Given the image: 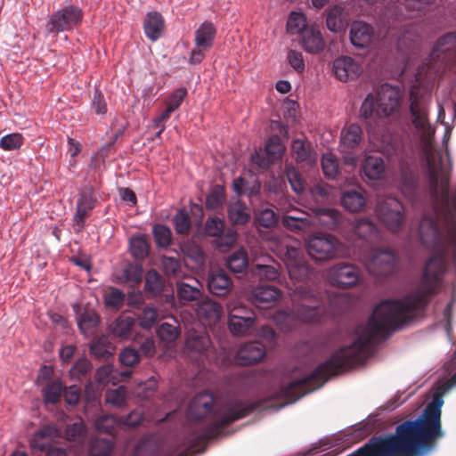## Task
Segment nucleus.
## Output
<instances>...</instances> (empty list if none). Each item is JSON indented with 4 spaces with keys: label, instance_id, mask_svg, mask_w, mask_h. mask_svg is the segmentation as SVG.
<instances>
[{
    "label": "nucleus",
    "instance_id": "f257e3e1",
    "mask_svg": "<svg viewBox=\"0 0 456 456\" xmlns=\"http://www.w3.org/2000/svg\"><path fill=\"white\" fill-rule=\"evenodd\" d=\"M433 213L424 210L419 220L418 235L428 248L440 251L425 264L419 281L403 297L385 299L378 304L359 338L348 346L335 352L310 374L291 381L273 396L279 405L295 403L321 387L330 377L363 362L372 353L374 344L388 338L392 331L423 318L431 300L439 293L444 269V244L456 246V225L451 224L444 238L436 206Z\"/></svg>",
    "mask_w": 456,
    "mask_h": 456
},
{
    "label": "nucleus",
    "instance_id": "f03ea898",
    "mask_svg": "<svg viewBox=\"0 0 456 456\" xmlns=\"http://www.w3.org/2000/svg\"><path fill=\"white\" fill-rule=\"evenodd\" d=\"M410 121L399 122L380 136L379 150L398 169L399 191L411 203L419 190V166L428 168V193L433 201L439 198L438 175L432 167L433 138L426 99L413 91L410 94Z\"/></svg>",
    "mask_w": 456,
    "mask_h": 456
},
{
    "label": "nucleus",
    "instance_id": "7ed1b4c3",
    "mask_svg": "<svg viewBox=\"0 0 456 456\" xmlns=\"http://www.w3.org/2000/svg\"><path fill=\"white\" fill-rule=\"evenodd\" d=\"M443 403L441 396L436 394L419 418L399 424L394 434L373 436L354 456H413L421 449L431 448L444 436Z\"/></svg>",
    "mask_w": 456,
    "mask_h": 456
},
{
    "label": "nucleus",
    "instance_id": "20e7f679",
    "mask_svg": "<svg viewBox=\"0 0 456 456\" xmlns=\"http://www.w3.org/2000/svg\"><path fill=\"white\" fill-rule=\"evenodd\" d=\"M320 297L306 285L296 287L293 301H301L292 311L279 310L273 314V322L281 330L288 332L293 330L297 322L320 323L324 321V309L319 305H307L306 302L318 303Z\"/></svg>",
    "mask_w": 456,
    "mask_h": 456
},
{
    "label": "nucleus",
    "instance_id": "39448f33",
    "mask_svg": "<svg viewBox=\"0 0 456 456\" xmlns=\"http://www.w3.org/2000/svg\"><path fill=\"white\" fill-rule=\"evenodd\" d=\"M263 403L262 401L247 403L240 399L228 400L216 412V419L207 425L200 434L191 438L192 445L217 437L223 428L263 407Z\"/></svg>",
    "mask_w": 456,
    "mask_h": 456
},
{
    "label": "nucleus",
    "instance_id": "423d86ee",
    "mask_svg": "<svg viewBox=\"0 0 456 456\" xmlns=\"http://www.w3.org/2000/svg\"><path fill=\"white\" fill-rule=\"evenodd\" d=\"M456 64V32L441 37L434 45L428 61L419 69V76L435 79Z\"/></svg>",
    "mask_w": 456,
    "mask_h": 456
},
{
    "label": "nucleus",
    "instance_id": "0eeeda50",
    "mask_svg": "<svg viewBox=\"0 0 456 456\" xmlns=\"http://www.w3.org/2000/svg\"><path fill=\"white\" fill-rule=\"evenodd\" d=\"M376 214L380 222L393 233L402 231L405 223V209L403 203L395 197H387L379 201Z\"/></svg>",
    "mask_w": 456,
    "mask_h": 456
},
{
    "label": "nucleus",
    "instance_id": "6e6552de",
    "mask_svg": "<svg viewBox=\"0 0 456 456\" xmlns=\"http://www.w3.org/2000/svg\"><path fill=\"white\" fill-rule=\"evenodd\" d=\"M84 17L80 7L69 4L52 13L45 24L48 34L70 31L78 26Z\"/></svg>",
    "mask_w": 456,
    "mask_h": 456
},
{
    "label": "nucleus",
    "instance_id": "1a4fd4ad",
    "mask_svg": "<svg viewBox=\"0 0 456 456\" xmlns=\"http://www.w3.org/2000/svg\"><path fill=\"white\" fill-rule=\"evenodd\" d=\"M396 263L397 257L394 251L374 248L370 250L365 261V266L371 275L387 277L395 272Z\"/></svg>",
    "mask_w": 456,
    "mask_h": 456
},
{
    "label": "nucleus",
    "instance_id": "9d476101",
    "mask_svg": "<svg viewBox=\"0 0 456 456\" xmlns=\"http://www.w3.org/2000/svg\"><path fill=\"white\" fill-rule=\"evenodd\" d=\"M229 311L228 328L234 336H246L250 334V330L256 324L254 313L249 315H240L236 312H246V307L238 301L231 302L227 305Z\"/></svg>",
    "mask_w": 456,
    "mask_h": 456
},
{
    "label": "nucleus",
    "instance_id": "9b49d317",
    "mask_svg": "<svg viewBox=\"0 0 456 456\" xmlns=\"http://www.w3.org/2000/svg\"><path fill=\"white\" fill-rule=\"evenodd\" d=\"M284 146L278 135L269 137L264 148H259L251 156L253 164L260 168L267 169L276 160L280 159L283 154Z\"/></svg>",
    "mask_w": 456,
    "mask_h": 456
},
{
    "label": "nucleus",
    "instance_id": "f8f14e48",
    "mask_svg": "<svg viewBox=\"0 0 456 456\" xmlns=\"http://www.w3.org/2000/svg\"><path fill=\"white\" fill-rule=\"evenodd\" d=\"M359 277V270L351 264L339 263L326 271V278L329 282L340 288L355 285Z\"/></svg>",
    "mask_w": 456,
    "mask_h": 456
},
{
    "label": "nucleus",
    "instance_id": "ddd939ff",
    "mask_svg": "<svg viewBox=\"0 0 456 456\" xmlns=\"http://www.w3.org/2000/svg\"><path fill=\"white\" fill-rule=\"evenodd\" d=\"M336 241L331 235L312 238L307 244V252L317 261L331 258L336 255Z\"/></svg>",
    "mask_w": 456,
    "mask_h": 456
},
{
    "label": "nucleus",
    "instance_id": "4468645a",
    "mask_svg": "<svg viewBox=\"0 0 456 456\" xmlns=\"http://www.w3.org/2000/svg\"><path fill=\"white\" fill-rule=\"evenodd\" d=\"M350 41L357 48H369L377 41L374 28L362 20H354L350 28Z\"/></svg>",
    "mask_w": 456,
    "mask_h": 456
},
{
    "label": "nucleus",
    "instance_id": "2eb2a0df",
    "mask_svg": "<svg viewBox=\"0 0 456 456\" xmlns=\"http://www.w3.org/2000/svg\"><path fill=\"white\" fill-rule=\"evenodd\" d=\"M335 77L341 82L356 79L362 73V67L354 59L349 56L336 58L332 63Z\"/></svg>",
    "mask_w": 456,
    "mask_h": 456
},
{
    "label": "nucleus",
    "instance_id": "dca6fc26",
    "mask_svg": "<svg viewBox=\"0 0 456 456\" xmlns=\"http://www.w3.org/2000/svg\"><path fill=\"white\" fill-rule=\"evenodd\" d=\"M211 340L205 331L190 330L187 332L185 347L192 357L193 354L198 358L206 356L208 358V353L211 349Z\"/></svg>",
    "mask_w": 456,
    "mask_h": 456
},
{
    "label": "nucleus",
    "instance_id": "f3484780",
    "mask_svg": "<svg viewBox=\"0 0 456 456\" xmlns=\"http://www.w3.org/2000/svg\"><path fill=\"white\" fill-rule=\"evenodd\" d=\"M400 94L399 91L391 86L385 84L378 93L377 107L378 113L389 117L399 107Z\"/></svg>",
    "mask_w": 456,
    "mask_h": 456
},
{
    "label": "nucleus",
    "instance_id": "a211bd4d",
    "mask_svg": "<svg viewBox=\"0 0 456 456\" xmlns=\"http://www.w3.org/2000/svg\"><path fill=\"white\" fill-rule=\"evenodd\" d=\"M215 398L208 392L196 395L188 406V416L191 419L200 420L211 415L214 411Z\"/></svg>",
    "mask_w": 456,
    "mask_h": 456
},
{
    "label": "nucleus",
    "instance_id": "6ab92c4d",
    "mask_svg": "<svg viewBox=\"0 0 456 456\" xmlns=\"http://www.w3.org/2000/svg\"><path fill=\"white\" fill-rule=\"evenodd\" d=\"M265 356V347L257 341L244 343L240 346L235 355V362L241 366L257 363Z\"/></svg>",
    "mask_w": 456,
    "mask_h": 456
},
{
    "label": "nucleus",
    "instance_id": "aec40b11",
    "mask_svg": "<svg viewBox=\"0 0 456 456\" xmlns=\"http://www.w3.org/2000/svg\"><path fill=\"white\" fill-rule=\"evenodd\" d=\"M224 232V222L219 217H209L206 220L205 223V232L207 235L211 237H218L217 246L219 248L226 247L229 248L232 246L236 240L237 234L235 232L229 231L224 236L222 233Z\"/></svg>",
    "mask_w": 456,
    "mask_h": 456
},
{
    "label": "nucleus",
    "instance_id": "412c9836",
    "mask_svg": "<svg viewBox=\"0 0 456 456\" xmlns=\"http://www.w3.org/2000/svg\"><path fill=\"white\" fill-rule=\"evenodd\" d=\"M94 206L95 198L91 189L84 191L79 194L76 213L73 217L74 224L77 227V232L84 228L86 220L91 215Z\"/></svg>",
    "mask_w": 456,
    "mask_h": 456
},
{
    "label": "nucleus",
    "instance_id": "4be33fe9",
    "mask_svg": "<svg viewBox=\"0 0 456 456\" xmlns=\"http://www.w3.org/2000/svg\"><path fill=\"white\" fill-rule=\"evenodd\" d=\"M300 44L303 49L311 54L322 53L326 46L322 32L314 25H310L302 31Z\"/></svg>",
    "mask_w": 456,
    "mask_h": 456
},
{
    "label": "nucleus",
    "instance_id": "5701e85b",
    "mask_svg": "<svg viewBox=\"0 0 456 456\" xmlns=\"http://www.w3.org/2000/svg\"><path fill=\"white\" fill-rule=\"evenodd\" d=\"M281 296V290L274 286L258 285L251 289L249 299L256 306L267 308L271 304L275 303Z\"/></svg>",
    "mask_w": 456,
    "mask_h": 456
},
{
    "label": "nucleus",
    "instance_id": "b1692460",
    "mask_svg": "<svg viewBox=\"0 0 456 456\" xmlns=\"http://www.w3.org/2000/svg\"><path fill=\"white\" fill-rule=\"evenodd\" d=\"M354 233L362 240L371 244L381 240V232L378 226L366 218L358 219L353 226Z\"/></svg>",
    "mask_w": 456,
    "mask_h": 456
},
{
    "label": "nucleus",
    "instance_id": "393cba45",
    "mask_svg": "<svg viewBox=\"0 0 456 456\" xmlns=\"http://www.w3.org/2000/svg\"><path fill=\"white\" fill-rule=\"evenodd\" d=\"M142 272L140 265L129 262L115 274L114 281L118 284L126 283L134 288L141 283Z\"/></svg>",
    "mask_w": 456,
    "mask_h": 456
},
{
    "label": "nucleus",
    "instance_id": "a878e982",
    "mask_svg": "<svg viewBox=\"0 0 456 456\" xmlns=\"http://www.w3.org/2000/svg\"><path fill=\"white\" fill-rule=\"evenodd\" d=\"M165 29V20L158 12H150L143 20V30L146 37L152 42L157 41Z\"/></svg>",
    "mask_w": 456,
    "mask_h": 456
},
{
    "label": "nucleus",
    "instance_id": "bb28decb",
    "mask_svg": "<svg viewBox=\"0 0 456 456\" xmlns=\"http://www.w3.org/2000/svg\"><path fill=\"white\" fill-rule=\"evenodd\" d=\"M232 281L224 270L212 271L208 279V290L216 296H225L232 288Z\"/></svg>",
    "mask_w": 456,
    "mask_h": 456
},
{
    "label": "nucleus",
    "instance_id": "cd10ccee",
    "mask_svg": "<svg viewBox=\"0 0 456 456\" xmlns=\"http://www.w3.org/2000/svg\"><path fill=\"white\" fill-rule=\"evenodd\" d=\"M348 24L347 14L344 7L333 5L326 10V26L331 32H341Z\"/></svg>",
    "mask_w": 456,
    "mask_h": 456
},
{
    "label": "nucleus",
    "instance_id": "c85d7f7f",
    "mask_svg": "<svg viewBox=\"0 0 456 456\" xmlns=\"http://www.w3.org/2000/svg\"><path fill=\"white\" fill-rule=\"evenodd\" d=\"M339 211L334 208H319L315 212L314 216H311V219L314 220V226H321L328 230H335L339 223L340 219Z\"/></svg>",
    "mask_w": 456,
    "mask_h": 456
},
{
    "label": "nucleus",
    "instance_id": "c756f323",
    "mask_svg": "<svg viewBox=\"0 0 456 456\" xmlns=\"http://www.w3.org/2000/svg\"><path fill=\"white\" fill-rule=\"evenodd\" d=\"M223 308L221 305L213 300H204L197 307V315L205 321L208 325L216 323L221 317Z\"/></svg>",
    "mask_w": 456,
    "mask_h": 456
},
{
    "label": "nucleus",
    "instance_id": "7c9ffc66",
    "mask_svg": "<svg viewBox=\"0 0 456 456\" xmlns=\"http://www.w3.org/2000/svg\"><path fill=\"white\" fill-rule=\"evenodd\" d=\"M216 29L211 21H204L195 31L196 46L209 50L214 44Z\"/></svg>",
    "mask_w": 456,
    "mask_h": 456
},
{
    "label": "nucleus",
    "instance_id": "2f4dec72",
    "mask_svg": "<svg viewBox=\"0 0 456 456\" xmlns=\"http://www.w3.org/2000/svg\"><path fill=\"white\" fill-rule=\"evenodd\" d=\"M300 216H292L286 215L282 218V224L291 231H307L314 224V220L311 219V216L305 212H299Z\"/></svg>",
    "mask_w": 456,
    "mask_h": 456
},
{
    "label": "nucleus",
    "instance_id": "473e14b6",
    "mask_svg": "<svg viewBox=\"0 0 456 456\" xmlns=\"http://www.w3.org/2000/svg\"><path fill=\"white\" fill-rule=\"evenodd\" d=\"M270 264H256L252 267V273L260 280L275 281L280 276L279 264L273 258L268 257Z\"/></svg>",
    "mask_w": 456,
    "mask_h": 456
},
{
    "label": "nucleus",
    "instance_id": "72a5a7b5",
    "mask_svg": "<svg viewBox=\"0 0 456 456\" xmlns=\"http://www.w3.org/2000/svg\"><path fill=\"white\" fill-rule=\"evenodd\" d=\"M292 152L297 162L313 166L317 161L316 153L312 152L309 146L302 140L297 139L293 141Z\"/></svg>",
    "mask_w": 456,
    "mask_h": 456
},
{
    "label": "nucleus",
    "instance_id": "f704fd0d",
    "mask_svg": "<svg viewBox=\"0 0 456 456\" xmlns=\"http://www.w3.org/2000/svg\"><path fill=\"white\" fill-rule=\"evenodd\" d=\"M362 170L364 175L370 180L381 178L385 171L383 159L377 156H368L363 162Z\"/></svg>",
    "mask_w": 456,
    "mask_h": 456
},
{
    "label": "nucleus",
    "instance_id": "c9c22d12",
    "mask_svg": "<svg viewBox=\"0 0 456 456\" xmlns=\"http://www.w3.org/2000/svg\"><path fill=\"white\" fill-rule=\"evenodd\" d=\"M99 322L100 317L93 310H85L77 319L78 327L86 336L93 335Z\"/></svg>",
    "mask_w": 456,
    "mask_h": 456
},
{
    "label": "nucleus",
    "instance_id": "e433bc0d",
    "mask_svg": "<svg viewBox=\"0 0 456 456\" xmlns=\"http://www.w3.org/2000/svg\"><path fill=\"white\" fill-rule=\"evenodd\" d=\"M362 131L359 125L350 124L341 132V143L348 148H355L362 140Z\"/></svg>",
    "mask_w": 456,
    "mask_h": 456
},
{
    "label": "nucleus",
    "instance_id": "4c0bfd02",
    "mask_svg": "<svg viewBox=\"0 0 456 456\" xmlns=\"http://www.w3.org/2000/svg\"><path fill=\"white\" fill-rule=\"evenodd\" d=\"M341 204L350 212H358L364 207L365 198L357 191H347L341 197Z\"/></svg>",
    "mask_w": 456,
    "mask_h": 456
},
{
    "label": "nucleus",
    "instance_id": "58836bf2",
    "mask_svg": "<svg viewBox=\"0 0 456 456\" xmlns=\"http://www.w3.org/2000/svg\"><path fill=\"white\" fill-rule=\"evenodd\" d=\"M228 217L232 224H245L248 222L250 216L247 206L237 200L229 205Z\"/></svg>",
    "mask_w": 456,
    "mask_h": 456
},
{
    "label": "nucleus",
    "instance_id": "ea45409f",
    "mask_svg": "<svg viewBox=\"0 0 456 456\" xmlns=\"http://www.w3.org/2000/svg\"><path fill=\"white\" fill-rule=\"evenodd\" d=\"M134 323L133 317L121 315L112 324V333L119 338H129L132 337V328Z\"/></svg>",
    "mask_w": 456,
    "mask_h": 456
},
{
    "label": "nucleus",
    "instance_id": "a19ab883",
    "mask_svg": "<svg viewBox=\"0 0 456 456\" xmlns=\"http://www.w3.org/2000/svg\"><path fill=\"white\" fill-rule=\"evenodd\" d=\"M227 267L233 273H242L248 265V254L244 249H239L226 258Z\"/></svg>",
    "mask_w": 456,
    "mask_h": 456
},
{
    "label": "nucleus",
    "instance_id": "79ce46f5",
    "mask_svg": "<svg viewBox=\"0 0 456 456\" xmlns=\"http://www.w3.org/2000/svg\"><path fill=\"white\" fill-rule=\"evenodd\" d=\"M95 428L106 434H111L114 429L121 426V418L110 414L102 415L95 420Z\"/></svg>",
    "mask_w": 456,
    "mask_h": 456
},
{
    "label": "nucleus",
    "instance_id": "37998d69",
    "mask_svg": "<svg viewBox=\"0 0 456 456\" xmlns=\"http://www.w3.org/2000/svg\"><path fill=\"white\" fill-rule=\"evenodd\" d=\"M63 385L61 380L48 383L43 389V397L47 403H56L62 395Z\"/></svg>",
    "mask_w": 456,
    "mask_h": 456
},
{
    "label": "nucleus",
    "instance_id": "c03bdc74",
    "mask_svg": "<svg viewBox=\"0 0 456 456\" xmlns=\"http://www.w3.org/2000/svg\"><path fill=\"white\" fill-rule=\"evenodd\" d=\"M288 254L294 257V260L288 265V271L290 278L297 279V273H299L302 277L306 276L308 273L307 267L298 259L300 251L293 248L288 250Z\"/></svg>",
    "mask_w": 456,
    "mask_h": 456
},
{
    "label": "nucleus",
    "instance_id": "a18cd8bd",
    "mask_svg": "<svg viewBox=\"0 0 456 456\" xmlns=\"http://www.w3.org/2000/svg\"><path fill=\"white\" fill-rule=\"evenodd\" d=\"M113 449V442L106 438H93L90 442L91 456H109Z\"/></svg>",
    "mask_w": 456,
    "mask_h": 456
},
{
    "label": "nucleus",
    "instance_id": "49530a36",
    "mask_svg": "<svg viewBox=\"0 0 456 456\" xmlns=\"http://www.w3.org/2000/svg\"><path fill=\"white\" fill-rule=\"evenodd\" d=\"M306 17L304 13L292 12L287 21V30L290 34H302V31L308 28Z\"/></svg>",
    "mask_w": 456,
    "mask_h": 456
},
{
    "label": "nucleus",
    "instance_id": "de8ad7c7",
    "mask_svg": "<svg viewBox=\"0 0 456 456\" xmlns=\"http://www.w3.org/2000/svg\"><path fill=\"white\" fill-rule=\"evenodd\" d=\"M164 281L159 273L155 270H150L145 278V290L154 296L162 292Z\"/></svg>",
    "mask_w": 456,
    "mask_h": 456
},
{
    "label": "nucleus",
    "instance_id": "09e8293b",
    "mask_svg": "<svg viewBox=\"0 0 456 456\" xmlns=\"http://www.w3.org/2000/svg\"><path fill=\"white\" fill-rule=\"evenodd\" d=\"M225 199L224 187L215 185L206 198V208L210 210H216L222 207Z\"/></svg>",
    "mask_w": 456,
    "mask_h": 456
},
{
    "label": "nucleus",
    "instance_id": "8fccbe9b",
    "mask_svg": "<svg viewBox=\"0 0 456 456\" xmlns=\"http://www.w3.org/2000/svg\"><path fill=\"white\" fill-rule=\"evenodd\" d=\"M153 237L158 247L167 248L171 244V230L164 224H155L152 229Z\"/></svg>",
    "mask_w": 456,
    "mask_h": 456
},
{
    "label": "nucleus",
    "instance_id": "3c124183",
    "mask_svg": "<svg viewBox=\"0 0 456 456\" xmlns=\"http://www.w3.org/2000/svg\"><path fill=\"white\" fill-rule=\"evenodd\" d=\"M131 255L137 259H143L148 256L149 246L142 236H134L130 240Z\"/></svg>",
    "mask_w": 456,
    "mask_h": 456
},
{
    "label": "nucleus",
    "instance_id": "603ef678",
    "mask_svg": "<svg viewBox=\"0 0 456 456\" xmlns=\"http://www.w3.org/2000/svg\"><path fill=\"white\" fill-rule=\"evenodd\" d=\"M177 296L181 300L183 301H195L198 300L200 296V290L195 286L190 285L185 282H177Z\"/></svg>",
    "mask_w": 456,
    "mask_h": 456
},
{
    "label": "nucleus",
    "instance_id": "864d4df0",
    "mask_svg": "<svg viewBox=\"0 0 456 456\" xmlns=\"http://www.w3.org/2000/svg\"><path fill=\"white\" fill-rule=\"evenodd\" d=\"M127 399V390L125 387L120 386L116 389H110L105 393V401L107 403L117 407L123 406Z\"/></svg>",
    "mask_w": 456,
    "mask_h": 456
},
{
    "label": "nucleus",
    "instance_id": "5fc2aeb1",
    "mask_svg": "<svg viewBox=\"0 0 456 456\" xmlns=\"http://www.w3.org/2000/svg\"><path fill=\"white\" fill-rule=\"evenodd\" d=\"M174 225L176 233L181 235L188 234L191 226V217L185 209H180L174 217Z\"/></svg>",
    "mask_w": 456,
    "mask_h": 456
},
{
    "label": "nucleus",
    "instance_id": "6e6d98bb",
    "mask_svg": "<svg viewBox=\"0 0 456 456\" xmlns=\"http://www.w3.org/2000/svg\"><path fill=\"white\" fill-rule=\"evenodd\" d=\"M23 143L24 137L20 133L9 134L0 139V148L7 151L19 150Z\"/></svg>",
    "mask_w": 456,
    "mask_h": 456
},
{
    "label": "nucleus",
    "instance_id": "4d7b16f0",
    "mask_svg": "<svg viewBox=\"0 0 456 456\" xmlns=\"http://www.w3.org/2000/svg\"><path fill=\"white\" fill-rule=\"evenodd\" d=\"M322 168L327 178H335L338 173V162L332 153H325L322 158Z\"/></svg>",
    "mask_w": 456,
    "mask_h": 456
},
{
    "label": "nucleus",
    "instance_id": "13d9d810",
    "mask_svg": "<svg viewBox=\"0 0 456 456\" xmlns=\"http://www.w3.org/2000/svg\"><path fill=\"white\" fill-rule=\"evenodd\" d=\"M91 369L92 364L87 359H78L70 369L69 376L72 379L81 380L86 377Z\"/></svg>",
    "mask_w": 456,
    "mask_h": 456
},
{
    "label": "nucleus",
    "instance_id": "bf43d9fd",
    "mask_svg": "<svg viewBox=\"0 0 456 456\" xmlns=\"http://www.w3.org/2000/svg\"><path fill=\"white\" fill-rule=\"evenodd\" d=\"M125 301V294L117 288H110L104 295V303L107 306L119 309Z\"/></svg>",
    "mask_w": 456,
    "mask_h": 456
},
{
    "label": "nucleus",
    "instance_id": "052dcab7",
    "mask_svg": "<svg viewBox=\"0 0 456 456\" xmlns=\"http://www.w3.org/2000/svg\"><path fill=\"white\" fill-rule=\"evenodd\" d=\"M157 335L160 340L171 343L178 338L179 330L177 327L164 322L157 329Z\"/></svg>",
    "mask_w": 456,
    "mask_h": 456
},
{
    "label": "nucleus",
    "instance_id": "680f3d73",
    "mask_svg": "<svg viewBox=\"0 0 456 456\" xmlns=\"http://www.w3.org/2000/svg\"><path fill=\"white\" fill-rule=\"evenodd\" d=\"M158 316V312L154 307H144L139 315L140 326L146 330L151 329L156 324Z\"/></svg>",
    "mask_w": 456,
    "mask_h": 456
},
{
    "label": "nucleus",
    "instance_id": "e2e57ef3",
    "mask_svg": "<svg viewBox=\"0 0 456 456\" xmlns=\"http://www.w3.org/2000/svg\"><path fill=\"white\" fill-rule=\"evenodd\" d=\"M287 61L289 66L298 74L305 69V63L303 53L297 50H289L287 53Z\"/></svg>",
    "mask_w": 456,
    "mask_h": 456
},
{
    "label": "nucleus",
    "instance_id": "0e129e2a",
    "mask_svg": "<svg viewBox=\"0 0 456 456\" xmlns=\"http://www.w3.org/2000/svg\"><path fill=\"white\" fill-rule=\"evenodd\" d=\"M117 371L114 370L111 365H104L100 367L95 374V379L102 385H107L109 383L115 384L116 381Z\"/></svg>",
    "mask_w": 456,
    "mask_h": 456
},
{
    "label": "nucleus",
    "instance_id": "69168bd1",
    "mask_svg": "<svg viewBox=\"0 0 456 456\" xmlns=\"http://www.w3.org/2000/svg\"><path fill=\"white\" fill-rule=\"evenodd\" d=\"M186 95L187 90L184 87L176 89L167 99L166 109L170 110L171 112L175 111L180 107Z\"/></svg>",
    "mask_w": 456,
    "mask_h": 456
},
{
    "label": "nucleus",
    "instance_id": "338daca9",
    "mask_svg": "<svg viewBox=\"0 0 456 456\" xmlns=\"http://www.w3.org/2000/svg\"><path fill=\"white\" fill-rule=\"evenodd\" d=\"M256 223L263 227L270 228L277 223V216L271 208H265L256 215Z\"/></svg>",
    "mask_w": 456,
    "mask_h": 456
},
{
    "label": "nucleus",
    "instance_id": "774afa93",
    "mask_svg": "<svg viewBox=\"0 0 456 456\" xmlns=\"http://www.w3.org/2000/svg\"><path fill=\"white\" fill-rule=\"evenodd\" d=\"M416 36L409 29L404 30L401 37L397 39L398 51L404 52L411 50L415 45Z\"/></svg>",
    "mask_w": 456,
    "mask_h": 456
}]
</instances>
